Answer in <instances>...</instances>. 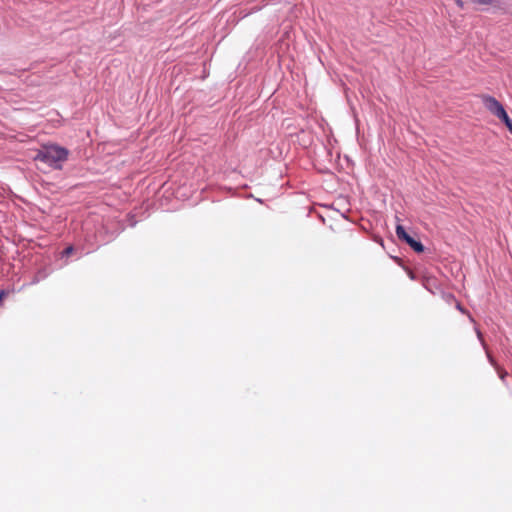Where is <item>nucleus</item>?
<instances>
[{
	"mask_svg": "<svg viewBox=\"0 0 512 512\" xmlns=\"http://www.w3.org/2000/svg\"><path fill=\"white\" fill-rule=\"evenodd\" d=\"M455 3L457 4V6L461 9L464 8V3L462 0H455Z\"/></svg>",
	"mask_w": 512,
	"mask_h": 512,
	"instance_id": "0eeeda50",
	"label": "nucleus"
},
{
	"mask_svg": "<svg viewBox=\"0 0 512 512\" xmlns=\"http://www.w3.org/2000/svg\"><path fill=\"white\" fill-rule=\"evenodd\" d=\"M423 250L424 246L420 242H418V253L423 252Z\"/></svg>",
	"mask_w": 512,
	"mask_h": 512,
	"instance_id": "1a4fd4ad",
	"label": "nucleus"
},
{
	"mask_svg": "<svg viewBox=\"0 0 512 512\" xmlns=\"http://www.w3.org/2000/svg\"><path fill=\"white\" fill-rule=\"evenodd\" d=\"M69 151L61 146L44 145L34 157V160L48 164L54 169H61L62 163L68 159Z\"/></svg>",
	"mask_w": 512,
	"mask_h": 512,
	"instance_id": "f257e3e1",
	"label": "nucleus"
},
{
	"mask_svg": "<svg viewBox=\"0 0 512 512\" xmlns=\"http://www.w3.org/2000/svg\"><path fill=\"white\" fill-rule=\"evenodd\" d=\"M499 119L505 123L508 130L512 133V120L509 118L508 114L506 113V117L501 116Z\"/></svg>",
	"mask_w": 512,
	"mask_h": 512,
	"instance_id": "20e7f679",
	"label": "nucleus"
},
{
	"mask_svg": "<svg viewBox=\"0 0 512 512\" xmlns=\"http://www.w3.org/2000/svg\"><path fill=\"white\" fill-rule=\"evenodd\" d=\"M481 100L491 114L497 118L501 116L506 117V111L503 105L496 98L489 95H481Z\"/></svg>",
	"mask_w": 512,
	"mask_h": 512,
	"instance_id": "f03ea898",
	"label": "nucleus"
},
{
	"mask_svg": "<svg viewBox=\"0 0 512 512\" xmlns=\"http://www.w3.org/2000/svg\"><path fill=\"white\" fill-rule=\"evenodd\" d=\"M477 3L479 4H483V5H489L493 2V0H475Z\"/></svg>",
	"mask_w": 512,
	"mask_h": 512,
	"instance_id": "423d86ee",
	"label": "nucleus"
},
{
	"mask_svg": "<svg viewBox=\"0 0 512 512\" xmlns=\"http://www.w3.org/2000/svg\"><path fill=\"white\" fill-rule=\"evenodd\" d=\"M396 234L399 239L404 240L413 250L416 251V239L410 236L402 225H397Z\"/></svg>",
	"mask_w": 512,
	"mask_h": 512,
	"instance_id": "7ed1b4c3",
	"label": "nucleus"
},
{
	"mask_svg": "<svg viewBox=\"0 0 512 512\" xmlns=\"http://www.w3.org/2000/svg\"><path fill=\"white\" fill-rule=\"evenodd\" d=\"M72 252H73V247H72V246H68V247L63 251V255H65V256H69Z\"/></svg>",
	"mask_w": 512,
	"mask_h": 512,
	"instance_id": "39448f33",
	"label": "nucleus"
},
{
	"mask_svg": "<svg viewBox=\"0 0 512 512\" xmlns=\"http://www.w3.org/2000/svg\"><path fill=\"white\" fill-rule=\"evenodd\" d=\"M6 296V292L4 290L0 291V300H2Z\"/></svg>",
	"mask_w": 512,
	"mask_h": 512,
	"instance_id": "9d476101",
	"label": "nucleus"
},
{
	"mask_svg": "<svg viewBox=\"0 0 512 512\" xmlns=\"http://www.w3.org/2000/svg\"><path fill=\"white\" fill-rule=\"evenodd\" d=\"M407 271H408V275L410 276V278H411L412 280H413V279H415V275H414L413 270L408 269Z\"/></svg>",
	"mask_w": 512,
	"mask_h": 512,
	"instance_id": "6e6552de",
	"label": "nucleus"
},
{
	"mask_svg": "<svg viewBox=\"0 0 512 512\" xmlns=\"http://www.w3.org/2000/svg\"><path fill=\"white\" fill-rule=\"evenodd\" d=\"M477 336L479 337V339H482V334L480 331L477 330Z\"/></svg>",
	"mask_w": 512,
	"mask_h": 512,
	"instance_id": "9b49d317",
	"label": "nucleus"
}]
</instances>
